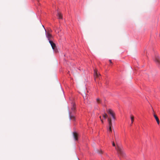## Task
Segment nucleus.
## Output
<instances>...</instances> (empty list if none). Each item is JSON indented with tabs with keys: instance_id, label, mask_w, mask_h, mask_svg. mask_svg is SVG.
<instances>
[{
	"instance_id": "obj_10",
	"label": "nucleus",
	"mask_w": 160,
	"mask_h": 160,
	"mask_svg": "<svg viewBox=\"0 0 160 160\" xmlns=\"http://www.w3.org/2000/svg\"><path fill=\"white\" fill-rule=\"evenodd\" d=\"M154 116L155 118V119H156V121H157V123H158V124H159V119L158 118V117L155 114H154Z\"/></svg>"
},
{
	"instance_id": "obj_17",
	"label": "nucleus",
	"mask_w": 160,
	"mask_h": 160,
	"mask_svg": "<svg viewBox=\"0 0 160 160\" xmlns=\"http://www.w3.org/2000/svg\"><path fill=\"white\" fill-rule=\"evenodd\" d=\"M116 142H117V140L116 139Z\"/></svg>"
},
{
	"instance_id": "obj_7",
	"label": "nucleus",
	"mask_w": 160,
	"mask_h": 160,
	"mask_svg": "<svg viewBox=\"0 0 160 160\" xmlns=\"http://www.w3.org/2000/svg\"><path fill=\"white\" fill-rule=\"evenodd\" d=\"M43 27L44 26H43ZM45 30V31H46V36L47 37V38H48V40L49 41V40H50V38L52 37V35L50 34L48 32V33H46V30H45V28H44Z\"/></svg>"
},
{
	"instance_id": "obj_19",
	"label": "nucleus",
	"mask_w": 160,
	"mask_h": 160,
	"mask_svg": "<svg viewBox=\"0 0 160 160\" xmlns=\"http://www.w3.org/2000/svg\"><path fill=\"white\" fill-rule=\"evenodd\" d=\"M78 160H79L78 158Z\"/></svg>"
},
{
	"instance_id": "obj_6",
	"label": "nucleus",
	"mask_w": 160,
	"mask_h": 160,
	"mask_svg": "<svg viewBox=\"0 0 160 160\" xmlns=\"http://www.w3.org/2000/svg\"><path fill=\"white\" fill-rule=\"evenodd\" d=\"M94 76L95 80H96V78H98L99 79H100V74L98 73V72L96 71L95 70H94Z\"/></svg>"
},
{
	"instance_id": "obj_1",
	"label": "nucleus",
	"mask_w": 160,
	"mask_h": 160,
	"mask_svg": "<svg viewBox=\"0 0 160 160\" xmlns=\"http://www.w3.org/2000/svg\"><path fill=\"white\" fill-rule=\"evenodd\" d=\"M108 112L112 116V120H111L110 118H108V115L106 113H105L104 115H103V117L105 119L106 118H108V119L109 127L108 128V131L109 133H110L112 132V122H114L115 121V118L111 110L110 109L108 110Z\"/></svg>"
},
{
	"instance_id": "obj_8",
	"label": "nucleus",
	"mask_w": 160,
	"mask_h": 160,
	"mask_svg": "<svg viewBox=\"0 0 160 160\" xmlns=\"http://www.w3.org/2000/svg\"><path fill=\"white\" fill-rule=\"evenodd\" d=\"M73 135L74 139L75 141H77L78 140V134L75 132H73Z\"/></svg>"
},
{
	"instance_id": "obj_3",
	"label": "nucleus",
	"mask_w": 160,
	"mask_h": 160,
	"mask_svg": "<svg viewBox=\"0 0 160 160\" xmlns=\"http://www.w3.org/2000/svg\"><path fill=\"white\" fill-rule=\"evenodd\" d=\"M112 145L113 146L115 147L116 149L117 150V151L118 153V154H120L121 156L122 157H125V154L124 153V152L123 151L122 148L121 147H120L118 145L117 143V147L116 146L115 143L114 142H112Z\"/></svg>"
},
{
	"instance_id": "obj_5",
	"label": "nucleus",
	"mask_w": 160,
	"mask_h": 160,
	"mask_svg": "<svg viewBox=\"0 0 160 160\" xmlns=\"http://www.w3.org/2000/svg\"><path fill=\"white\" fill-rule=\"evenodd\" d=\"M48 41L52 47V49L54 50H55V48L56 47L55 44L52 40H49Z\"/></svg>"
},
{
	"instance_id": "obj_12",
	"label": "nucleus",
	"mask_w": 160,
	"mask_h": 160,
	"mask_svg": "<svg viewBox=\"0 0 160 160\" xmlns=\"http://www.w3.org/2000/svg\"><path fill=\"white\" fill-rule=\"evenodd\" d=\"M97 152H98V153L100 154H102L103 153V151L102 150H100V151L99 150H97Z\"/></svg>"
},
{
	"instance_id": "obj_13",
	"label": "nucleus",
	"mask_w": 160,
	"mask_h": 160,
	"mask_svg": "<svg viewBox=\"0 0 160 160\" xmlns=\"http://www.w3.org/2000/svg\"><path fill=\"white\" fill-rule=\"evenodd\" d=\"M134 118L133 117H131V119L132 121V123L133 120Z\"/></svg>"
},
{
	"instance_id": "obj_4",
	"label": "nucleus",
	"mask_w": 160,
	"mask_h": 160,
	"mask_svg": "<svg viewBox=\"0 0 160 160\" xmlns=\"http://www.w3.org/2000/svg\"><path fill=\"white\" fill-rule=\"evenodd\" d=\"M153 60L158 67H160V57L158 55H156Z\"/></svg>"
},
{
	"instance_id": "obj_2",
	"label": "nucleus",
	"mask_w": 160,
	"mask_h": 160,
	"mask_svg": "<svg viewBox=\"0 0 160 160\" xmlns=\"http://www.w3.org/2000/svg\"><path fill=\"white\" fill-rule=\"evenodd\" d=\"M71 111L69 109V107H68V108L69 118L70 120H72L74 121L75 120V117L74 115L76 108L75 104L74 101H72L71 102Z\"/></svg>"
},
{
	"instance_id": "obj_16",
	"label": "nucleus",
	"mask_w": 160,
	"mask_h": 160,
	"mask_svg": "<svg viewBox=\"0 0 160 160\" xmlns=\"http://www.w3.org/2000/svg\"><path fill=\"white\" fill-rule=\"evenodd\" d=\"M101 121H102V122H103L102 120L101 119Z\"/></svg>"
},
{
	"instance_id": "obj_14",
	"label": "nucleus",
	"mask_w": 160,
	"mask_h": 160,
	"mask_svg": "<svg viewBox=\"0 0 160 160\" xmlns=\"http://www.w3.org/2000/svg\"><path fill=\"white\" fill-rule=\"evenodd\" d=\"M84 94L85 95V97H84V96H83V98L84 99H85L86 98V94L85 93H84Z\"/></svg>"
},
{
	"instance_id": "obj_15",
	"label": "nucleus",
	"mask_w": 160,
	"mask_h": 160,
	"mask_svg": "<svg viewBox=\"0 0 160 160\" xmlns=\"http://www.w3.org/2000/svg\"><path fill=\"white\" fill-rule=\"evenodd\" d=\"M109 61L111 63H112V61L111 60H109Z\"/></svg>"
},
{
	"instance_id": "obj_11",
	"label": "nucleus",
	"mask_w": 160,
	"mask_h": 160,
	"mask_svg": "<svg viewBox=\"0 0 160 160\" xmlns=\"http://www.w3.org/2000/svg\"><path fill=\"white\" fill-rule=\"evenodd\" d=\"M96 100L98 103H102V102L99 98H97Z\"/></svg>"
},
{
	"instance_id": "obj_18",
	"label": "nucleus",
	"mask_w": 160,
	"mask_h": 160,
	"mask_svg": "<svg viewBox=\"0 0 160 160\" xmlns=\"http://www.w3.org/2000/svg\"><path fill=\"white\" fill-rule=\"evenodd\" d=\"M159 36L160 37V34H159Z\"/></svg>"
},
{
	"instance_id": "obj_9",
	"label": "nucleus",
	"mask_w": 160,
	"mask_h": 160,
	"mask_svg": "<svg viewBox=\"0 0 160 160\" xmlns=\"http://www.w3.org/2000/svg\"><path fill=\"white\" fill-rule=\"evenodd\" d=\"M57 16L59 19H62V14L59 12H57Z\"/></svg>"
}]
</instances>
